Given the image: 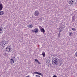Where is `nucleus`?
<instances>
[{
  "mask_svg": "<svg viewBox=\"0 0 77 77\" xmlns=\"http://www.w3.org/2000/svg\"><path fill=\"white\" fill-rule=\"evenodd\" d=\"M59 60V59L54 58L52 60V63L53 65H57V62Z\"/></svg>",
  "mask_w": 77,
  "mask_h": 77,
  "instance_id": "1",
  "label": "nucleus"
},
{
  "mask_svg": "<svg viewBox=\"0 0 77 77\" xmlns=\"http://www.w3.org/2000/svg\"><path fill=\"white\" fill-rule=\"evenodd\" d=\"M15 56H14L13 58L11 59L10 63H15L17 62V60H15Z\"/></svg>",
  "mask_w": 77,
  "mask_h": 77,
  "instance_id": "2",
  "label": "nucleus"
},
{
  "mask_svg": "<svg viewBox=\"0 0 77 77\" xmlns=\"http://www.w3.org/2000/svg\"><path fill=\"white\" fill-rule=\"evenodd\" d=\"M6 50L8 53H11L12 51V48L11 46H8L6 48Z\"/></svg>",
  "mask_w": 77,
  "mask_h": 77,
  "instance_id": "3",
  "label": "nucleus"
},
{
  "mask_svg": "<svg viewBox=\"0 0 77 77\" xmlns=\"http://www.w3.org/2000/svg\"><path fill=\"white\" fill-rule=\"evenodd\" d=\"M6 41H3L1 42L0 45L1 47H5V46H6Z\"/></svg>",
  "mask_w": 77,
  "mask_h": 77,
  "instance_id": "4",
  "label": "nucleus"
},
{
  "mask_svg": "<svg viewBox=\"0 0 77 77\" xmlns=\"http://www.w3.org/2000/svg\"><path fill=\"white\" fill-rule=\"evenodd\" d=\"M32 32L33 33H37L39 32V29L37 28H36L34 30H32Z\"/></svg>",
  "mask_w": 77,
  "mask_h": 77,
  "instance_id": "5",
  "label": "nucleus"
},
{
  "mask_svg": "<svg viewBox=\"0 0 77 77\" xmlns=\"http://www.w3.org/2000/svg\"><path fill=\"white\" fill-rule=\"evenodd\" d=\"M62 64V61L60 60L59 59L58 60V61L57 62V65H58V66H61V65Z\"/></svg>",
  "mask_w": 77,
  "mask_h": 77,
  "instance_id": "6",
  "label": "nucleus"
},
{
  "mask_svg": "<svg viewBox=\"0 0 77 77\" xmlns=\"http://www.w3.org/2000/svg\"><path fill=\"white\" fill-rule=\"evenodd\" d=\"M69 3L73 6L74 4V2L73 0H69Z\"/></svg>",
  "mask_w": 77,
  "mask_h": 77,
  "instance_id": "7",
  "label": "nucleus"
},
{
  "mask_svg": "<svg viewBox=\"0 0 77 77\" xmlns=\"http://www.w3.org/2000/svg\"><path fill=\"white\" fill-rule=\"evenodd\" d=\"M38 14H39V11L38 10H36L34 13V15L35 16H38Z\"/></svg>",
  "mask_w": 77,
  "mask_h": 77,
  "instance_id": "8",
  "label": "nucleus"
},
{
  "mask_svg": "<svg viewBox=\"0 0 77 77\" xmlns=\"http://www.w3.org/2000/svg\"><path fill=\"white\" fill-rule=\"evenodd\" d=\"M3 8V6L2 3H0V11H2Z\"/></svg>",
  "mask_w": 77,
  "mask_h": 77,
  "instance_id": "9",
  "label": "nucleus"
},
{
  "mask_svg": "<svg viewBox=\"0 0 77 77\" xmlns=\"http://www.w3.org/2000/svg\"><path fill=\"white\" fill-rule=\"evenodd\" d=\"M27 27H28V28H32L33 27V25L31 24L27 25Z\"/></svg>",
  "mask_w": 77,
  "mask_h": 77,
  "instance_id": "10",
  "label": "nucleus"
},
{
  "mask_svg": "<svg viewBox=\"0 0 77 77\" xmlns=\"http://www.w3.org/2000/svg\"><path fill=\"white\" fill-rule=\"evenodd\" d=\"M40 31L41 32H43V33H44V32H45V30H44V29L42 28L40 29Z\"/></svg>",
  "mask_w": 77,
  "mask_h": 77,
  "instance_id": "11",
  "label": "nucleus"
},
{
  "mask_svg": "<svg viewBox=\"0 0 77 77\" xmlns=\"http://www.w3.org/2000/svg\"><path fill=\"white\" fill-rule=\"evenodd\" d=\"M3 30V28L2 27H0V33H3V31L2 30Z\"/></svg>",
  "mask_w": 77,
  "mask_h": 77,
  "instance_id": "12",
  "label": "nucleus"
},
{
  "mask_svg": "<svg viewBox=\"0 0 77 77\" xmlns=\"http://www.w3.org/2000/svg\"><path fill=\"white\" fill-rule=\"evenodd\" d=\"M4 14V12L3 11L0 12V15H3Z\"/></svg>",
  "mask_w": 77,
  "mask_h": 77,
  "instance_id": "13",
  "label": "nucleus"
},
{
  "mask_svg": "<svg viewBox=\"0 0 77 77\" xmlns=\"http://www.w3.org/2000/svg\"><path fill=\"white\" fill-rule=\"evenodd\" d=\"M69 35L70 36H72V32H70L69 33Z\"/></svg>",
  "mask_w": 77,
  "mask_h": 77,
  "instance_id": "14",
  "label": "nucleus"
},
{
  "mask_svg": "<svg viewBox=\"0 0 77 77\" xmlns=\"http://www.w3.org/2000/svg\"><path fill=\"white\" fill-rule=\"evenodd\" d=\"M42 56H43V57H44L45 56V52H43L42 53Z\"/></svg>",
  "mask_w": 77,
  "mask_h": 77,
  "instance_id": "15",
  "label": "nucleus"
},
{
  "mask_svg": "<svg viewBox=\"0 0 77 77\" xmlns=\"http://www.w3.org/2000/svg\"><path fill=\"white\" fill-rule=\"evenodd\" d=\"M39 20H41V21L42 20H44V17H42L39 18Z\"/></svg>",
  "mask_w": 77,
  "mask_h": 77,
  "instance_id": "16",
  "label": "nucleus"
},
{
  "mask_svg": "<svg viewBox=\"0 0 77 77\" xmlns=\"http://www.w3.org/2000/svg\"><path fill=\"white\" fill-rule=\"evenodd\" d=\"M52 66V65L50 63L48 64V67H50V66Z\"/></svg>",
  "mask_w": 77,
  "mask_h": 77,
  "instance_id": "17",
  "label": "nucleus"
},
{
  "mask_svg": "<svg viewBox=\"0 0 77 77\" xmlns=\"http://www.w3.org/2000/svg\"><path fill=\"white\" fill-rule=\"evenodd\" d=\"M35 62H36L37 63V62H38V60L36 59H35Z\"/></svg>",
  "mask_w": 77,
  "mask_h": 77,
  "instance_id": "18",
  "label": "nucleus"
},
{
  "mask_svg": "<svg viewBox=\"0 0 77 77\" xmlns=\"http://www.w3.org/2000/svg\"><path fill=\"white\" fill-rule=\"evenodd\" d=\"M38 74H39V75H41V76H42V74L41 73H38Z\"/></svg>",
  "mask_w": 77,
  "mask_h": 77,
  "instance_id": "19",
  "label": "nucleus"
},
{
  "mask_svg": "<svg viewBox=\"0 0 77 77\" xmlns=\"http://www.w3.org/2000/svg\"><path fill=\"white\" fill-rule=\"evenodd\" d=\"M35 74H39V72H34Z\"/></svg>",
  "mask_w": 77,
  "mask_h": 77,
  "instance_id": "20",
  "label": "nucleus"
},
{
  "mask_svg": "<svg viewBox=\"0 0 77 77\" xmlns=\"http://www.w3.org/2000/svg\"><path fill=\"white\" fill-rule=\"evenodd\" d=\"M3 55L4 56H6V55H7V54H6V53H4Z\"/></svg>",
  "mask_w": 77,
  "mask_h": 77,
  "instance_id": "21",
  "label": "nucleus"
},
{
  "mask_svg": "<svg viewBox=\"0 0 77 77\" xmlns=\"http://www.w3.org/2000/svg\"><path fill=\"white\" fill-rule=\"evenodd\" d=\"M72 30H73L74 31H75V28H72Z\"/></svg>",
  "mask_w": 77,
  "mask_h": 77,
  "instance_id": "22",
  "label": "nucleus"
},
{
  "mask_svg": "<svg viewBox=\"0 0 77 77\" xmlns=\"http://www.w3.org/2000/svg\"><path fill=\"white\" fill-rule=\"evenodd\" d=\"M61 31H62V30H60V31L59 33V34H60V32H61Z\"/></svg>",
  "mask_w": 77,
  "mask_h": 77,
  "instance_id": "23",
  "label": "nucleus"
},
{
  "mask_svg": "<svg viewBox=\"0 0 77 77\" xmlns=\"http://www.w3.org/2000/svg\"><path fill=\"white\" fill-rule=\"evenodd\" d=\"M60 34L59 33L58 35V37H60Z\"/></svg>",
  "mask_w": 77,
  "mask_h": 77,
  "instance_id": "24",
  "label": "nucleus"
},
{
  "mask_svg": "<svg viewBox=\"0 0 77 77\" xmlns=\"http://www.w3.org/2000/svg\"><path fill=\"white\" fill-rule=\"evenodd\" d=\"M36 77H40L39 76V75H36Z\"/></svg>",
  "mask_w": 77,
  "mask_h": 77,
  "instance_id": "25",
  "label": "nucleus"
},
{
  "mask_svg": "<svg viewBox=\"0 0 77 77\" xmlns=\"http://www.w3.org/2000/svg\"><path fill=\"white\" fill-rule=\"evenodd\" d=\"M76 56L77 57V52L75 53Z\"/></svg>",
  "mask_w": 77,
  "mask_h": 77,
  "instance_id": "26",
  "label": "nucleus"
},
{
  "mask_svg": "<svg viewBox=\"0 0 77 77\" xmlns=\"http://www.w3.org/2000/svg\"><path fill=\"white\" fill-rule=\"evenodd\" d=\"M38 63V64H40V62H39V61H38V62H37Z\"/></svg>",
  "mask_w": 77,
  "mask_h": 77,
  "instance_id": "27",
  "label": "nucleus"
},
{
  "mask_svg": "<svg viewBox=\"0 0 77 77\" xmlns=\"http://www.w3.org/2000/svg\"><path fill=\"white\" fill-rule=\"evenodd\" d=\"M53 77H57L56 76V75H54L53 76Z\"/></svg>",
  "mask_w": 77,
  "mask_h": 77,
  "instance_id": "28",
  "label": "nucleus"
},
{
  "mask_svg": "<svg viewBox=\"0 0 77 77\" xmlns=\"http://www.w3.org/2000/svg\"><path fill=\"white\" fill-rule=\"evenodd\" d=\"M61 29H63V27H61Z\"/></svg>",
  "mask_w": 77,
  "mask_h": 77,
  "instance_id": "29",
  "label": "nucleus"
}]
</instances>
